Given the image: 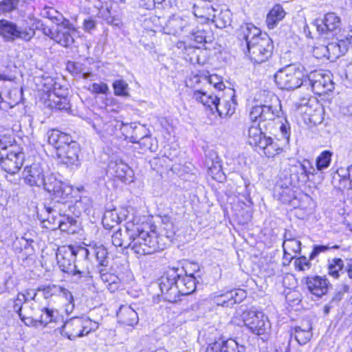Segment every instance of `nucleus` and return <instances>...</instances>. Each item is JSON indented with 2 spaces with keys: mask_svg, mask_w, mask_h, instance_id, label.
Segmentation results:
<instances>
[{
  "mask_svg": "<svg viewBox=\"0 0 352 352\" xmlns=\"http://www.w3.org/2000/svg\"><path fill=\"white\" fill-rule=\"evenodd\" d=\"M91 252L95 255L98 263V268L107 267L109 265L108 252L102 245H89Z\"/></svg>",
  "mask_w": 352,
  "mask_h": 352,
  "instance_id": "obj_38",
  "label": "nucleus"
},
{
  "mask_svg": "<svg viewBox=\"0 0 352 352\" xmlns=\"http://www.w3.org/2000/svg\"><path fill=\"white\" fill-rule=\"evenodd\" d=\"M107 118V117L104 118L103 117L96 116L92 120V127L100 136H101L102 129L104 128L108 120Z\"/></svg>",
  "mask_w": 352,
  "mask_h": 352,
  "instance_id": "obj_53",
  "label": "nucleus"
},
{
  "mask_svg": "<svg viewBox=\"0 0 352 352\" xmlns=\"http://www.w3.org/2000/svg\"><path fill=\"white\" fill-rule=\"evenodd\" d=\"M283 117L281 102L279 98L272 95L269 100H265L264 104L256 105L252 107L250 112V118L254 122H258V126H251L248 130V142L250 145L259 147L263 145L264 140L267 136L261 131L260 124L265 121H274Z\"/></svg>",
  "mask_w": 352,
  "mask_h": 352,
  "instance_id": "obj_1",
  "label": "nucleus"
},
{
  "mask_svg": "<svg viewBox=\"0 0 352 352\" xmlns=\"http://www.w3.org/2000/svg\"><path fill=\"white\" fill-rule=\"evenodd\" d=\"M187 39L197 44L211 43L213 40V33L208 24L196 27L194 25L187 34Z\"/></svg>",
  "mask_w": 352,
  "mask_h": 352,
  "instance_id": "obj_21",
  "label": "nucleus"
},
{
  "mask_svg": "<svg viewBox=\"0 0 352 352\" xmlns=\"http://www.w3.org/2000/svg\"><path fill=\"white\" fill-rule=\"evenodd\" d=\"M102 18L108 23L113 27L121 28L123 25L122 16L119 12H112L111 8H108L107 11L99 12Z\"/></svg>",
  "mask_w": 352,
  "mask_h": 352,
  "instance_id": "obj_39",
  "label": "nucleus"
},
{
  "mask_svg": "<svg viewBox=\"0 0 352 352\" xmlns=\"http://www.w3.org/2000/svg\"><path fill=\"white\" fill-rule=\"evenodd\" d=\"M283 252H285L286 254L292 253L294 254H297L300 252L301 250V242L298 240H292L289 242H285L283 243Z\"/></svg>",
  "mask_w": 352,
  "mask_h": 352,
  "instance_id": "obj_50",
  "label": "nucleus"
},
{
  "mask_svg": "<svg viewBox=\"0 0 352 352\" xmlns=\"http://www.w3.org/2000/svg\"><path fill=\"white\" fill-rule=\"evenodd\" d=\"M305 284L308 290L317 297H321L325 295L331 286L327 278L320 276L307 277Z\"/></svg>",
  "mask_w": 352,
  "mask_h": 352,
  "instance_id": "obj_22",
  "label": "nucleus"
},
{
  "mask_svg": "<svg viewBox=\"0 0 352 352\" xmlns=\"http://www.w3.org/2000/svg\"><path fill=\"white\" fill-rule=\"evenodd\" d=\"M349 286L346 284L338 288L330 301L331 302V304L338 305L340 300L343 298L344 294L349 291Z\"/></svg>",
  "mask_w": 352,
  "mask_h": 352,
  "instance_id": "obj_52",
  "label": "nucleus"
},
{
  "mask_svg": "<svg viewBox=\"0 0 352 352\" xmlns=\"http://www.w3.org/2000/svg\"><path fill=\"white\" fill-rule=\"evenodd\" d=\"M136 143L140 144L144 151H150L153 152L155 151L157 148L156 140L148 135H144L142 137L139 135V139Z\"/></svg>",
  "mask_w": 352,
  "mask_h": 352,
  "instance_id": "obj_49",
  "label": "nucleus"
},
{
  "mask_svg": "<svg viewBox=\"0 0 352 352\" xmlns=\"http://www.w3.org/2000/svg\"><path fill=\"white\" fill-rule=\"evenodd\" d=\"M305 86L310 87L312 91L319 96L334 89V83L330 74H324L321 71H314L307 75Z\"/></svg>",
  "mask_w": 352,
  "mask_h": 352,
  "instance_id": "obj_11",
  "label": "nucleus"
},
{
  "mask_svg": "<svg viewBox=\"0 0 352 352\" xmlns=\"http://www.w3.org/2000/svg\"><path fill=\"white\" fill-rule=\"evenodd\" d=\"M47 138L48 143L56 149V155L59 153L60 148H63L73 142L69 135L56 129L49 131L47 133Z\"/></svg>",
  "mask_w": 352,
  "mask_h": 352,
  "instance_id": "obj_23",
  "label": "nucleus"
},
{
  "mask_svg": "<svg viewBox=\"0 0 352 352\" xmlns=\"http://www.w3.org/2000/svg\"><path fill=\"white\" fill-rule=\"evenodd\" d=\"M164 248V244L159 241L156 233L145 231L141 225H139V233L137 234L133 250L138 255L151 254Z\"/></svg>",
  "mask_w": 352,
  "mask_h": 352,
  "instance_id": "obj_5",
  "label": "nucleus"
},
{
  "mask_svg": "<svg viewBox=\"0 0 352 352\" xmlns=\"http://www.w3.org/2000/svg\"><path fill=\"white\" fill-rule=\"evenodd\" d=\"M126 229L122 232V239L127 241L126 249L131 248L136 240L137 234L139 233V225L133 222H126Z\"/></svg>",
  "mask_w": 352,
  "mask_h": 352,
  "instance_id": "obj_35",
  "label": "nucleus"
},
{
  "mask_svg": "<svg viewBox=\"0 0 352 352\" xmlns=\"http://www.w3.org/2000/svg\"><path fill=\"white\" fill-rule=\"evenodd\" d=\"M178 270L173 269L160 279L159 287L164 299L170 302H175L179 298L177 287Z\"/></svg>",
  "mask_w": 352,
  "mask_h": 352,
  "instance_id": "obj_12",
  "label": "nucleus"
},
{
  "mask_svg": "<svg viewBox=\"0 0 352 352\" xmlns=\"http://www.w3.org/2000/svg\"><path fill=\"white\" fill-rule=\"evenodd\" d=\"M265 143L258 148L267 157H273L280 153L283 148L272 138L267 137L263 140Z\"/></svg>",
  "mask_w": 352,
  "mask_h": 352,
  "instance_id": "obj_36",
  "label": "nucleus"
},
{
  "mask_svg": "<svg viewBox=\"0 0 352 352\" xmlns=\"http://www.w3.org/2000/svg\"><path fill=\"white\" fill-rule=\"evenodd\" d=\"M23 175L25 183L30 186H45L47 177L45 175V170L43 166L38 163H33L30 166L25 168Z\"/></svg>",
  "mask_w": 352,
  "mask_h": 352,
  "instance_id": "obj_18",
  "label": "nucleus"
},
{
  "mask_svg": "<svg viewBox=\"0 0 352 352\" xmlns=\"http://www.w3.org/2000/svg\"><path fill=\"white\" fill-rule=\"evenodd\" d=\"M19 0H3L0 1V14H6L16 10Z\"/></svg>",
  "mask_w": 352,
  "mask_h": 352,
  "instance_id": "obj_51",
  "label": "nucleus"
},
{
  "mask_svg": "<svg viewBox=\"0 0 352 352\" xmlns=\"http://www.w3.org/2000/svg\"><path fill=\"white\" fill-rule=\"evenodd\" d=\"M243 322L250 331L258 336H263L261 339L267 340L271 330V324L267 316L261 311H250L243 314Z\"/></svg>",
  "mask_w": 352,
  "mask_h": 352,
  "instance_id": "obj_8",
  "label": "nucleus"
},
{
  "mask_svg": "<svg viewBox=\"0 0 352 352\" xmlns=\"http://www.w3.org/2000/svg\"><path fill=\"white\" fill-rule=\"evenodd\" d=\"M99 327L98 322L89 318L74 317L65 322L61 327L60 333L69 340L87 336Z\"/></svg>",
  "mask_w": 352,
  "mask_h": 352,
  "instance_id": "obj_4",
  "label": "nucleus"
},
{
  "mask_svg": "<svg viewBox=\"0 0 352 352\" xmlns=\"http://www.w3.org/2000/svg\"><path fill=\"white\" fill-rule=\"evenodd\" d=\"M296 168L300 173L304 182H306L309 179V175H313L315 171V168L308 160H305L302 162H298V164L296 165Z\"/></svg>",
  "mask_w": 352,
  "mask_h": 352,
  "instance_id": "obj_44",
  "label": "nucleus"
},
{
  "mask_svg": "<svg viewBox=\"0 0 352 352\" xmlns=\"http://www.w3.org/2000/svg\"><path fill=\"white\" fill-rule=\"evenodd\" d=\"M313 53L318 58L324 57L328 59L327 45H320L314 47Z\"/></svg>",
  "mask_w": 352,
  "mask_h": 352,
  "instance_id": "obj_60",
  "label": "nucleus"
},
{
  "mask_svg": "<svg viewBox=\"0 0 352 352\" xmlns=\"http://www.w3.org/2000/svg\"><path fill=\"white\" fill-rule=\"evenodd\" d=\"M350 44L351 42L348 38L329 43L327 44L328 59L334 61L344 55L348 51Z\"/></svg>",
  "mask_w": 352,
  "mask_h": 352,
  "instance_id": "obj_26",
  "label": "nucleus"
},
{
  "mask_svg": "<svg viewBox=\"0 0 352 352\" xmlns=\"http://www.w3.org/2000/svg\"><path fill=\"white\" fill-rule=\"evenodd\" d=\"M0 166L8 173L14 175L19 172L23 164L25 154L21 151L10 150L6 151L7 146L0 140Z\"/></svg>",
  "mask_w": 352,
  "mask_h": 352,
  "instance_id": "obj_9",
  "label": "nucleus"
},
{
  "mask_svg": "<svg viewBox=\"0 0 352 352\" xmlns=\"http://www.w3.org/2000/svg\"><path fill=\"white\" fill-rule=\"evenodd\" d=\"M177 287L179 296L192 294L196 289L195 277L192 274L190 275L185 274L182 276L178 273Z\"/></svg>",
  "mask_w": 352,
  "mask_h": 352,
  "instance_id": "obj_28",
  "label": "nucleus"
},
{
  "mask_svg": "<svg viewBox=\"0 0 352 352\" xmlns=\"http://www.w3.org/2000/svg\"><path fill=\"white\" fill-rule=\"evenodd\" d=\"M48 31L49 33L45 32V34L64 47H70L74 42V36L76 34V30L67 20L58 25L55 30H49Z\"/></svg>",
  "mask_w": 352,
  "mask_h": 352,
  "instance_id": "obj_14",
  "label": "nucleus"
},
{
  "mask_svg": "<svg viewBox=\"0 0 352 352\" xmlns=\"http://www.w3.org/2000/svg\"><path fill=\"white\" fill-rule=\"evenodd\" d=\"M236 105V99L234 96L230 100H223L222 102H220L219 100L216 106V111L221 118H230L235 112Z\"/></svg>",
  "mask_w": 352,
  "mask_h": 352,
  "instance_id": "obj_33",
  "label": "nucleus"
},
{
  "mask_svg": "<svg viewBox=\"0 0 352 352\" xmlns=\"http://www.w3.org/2000/svg\"><path fill=\"white\" fill-rule=\"evenodd\" d=\"M37 291L43 292L44 298L48 299L53 296H60L61 286L57 285H49L43 287L41 286L37 289Z\"/></svg>",
  "mask_w": 352,
  "mask_h": 352,
  "instance_id": "obj_46",
  "label": "nucleus"
},
{
  "mask_svg": "<svg viewBox=\"0 0 352 352\" xmlns=\"http://www.w3.org/2000/svg\"><path fill=\"white\" fill-rule=\"evenodd\" d=\"M122 221L118 212L116 209L108 210L104 212L102 218L103 227L107 230H111L118 226Z\"/></svg>",
  "mask_w": 352,
  "mask_h": 352,
  "instance_id": "obj_37",
  "label": "nucleus"
},
{
  "mask_svg": "<svg viewBox=\"0 0 352 352\" xmlns=\"http://www.w3.org/2000/svg\"><path fill=\"white\" fill-rule=\"evenodd\" d=\"M245 297L244 290H230L226 292H218L211 296L210 298L213 303L218 306L232 307V305L240 303Z\"/></svg>",
  "mask_w": 352,
  "mask_h": 352,
  "instance_id": "obj_19",
  "label": "nucleus"
},
{
  "mask_svg": "<svg viewBox=\"0 0 352 352\" xmlns=\"http://www.w3.org/2000/svg\"><path fill=\"white\" fill-rule=\"evenodd\" d=\"M217 9L215 8L210 2H200L199 4H195L193 6L192 16L195 19L201 18L204 21H208L212 17L215 16V12Z\"/></svg>",
  "mask_w": 352,
  "mask_h": 352,
  "instance_id": "obj_29",
  "label": "nucleus"
},
{
  "mask_svg": "<svg viewBox=\"0 0 352 352\" xmlns=\"http://www.w3.org/2000/svg\"><path fill=\"white\" fill-rule=\"evenodd\" d=\"M212 21L215 24L216 27L220 29L226 28L230 24V17L228 11L221 12L217 16L211 18Z\"/></svg>",
  "mask_w": 352,
  "mask_h": 352,
  "instance_id": "obj_48",
  "label": "nucleus"
},
{
  "mask_svg": "<svg viewBox=\"0 0 352 352\" xmlns=\"http://www.w3.org/2000/svg\"><path fill=\"white\" fill-rule=\"evenodd\" d=\"M28 300V298L23 294L19 293L16 298L14 300L13 309L18 314L21 320L24 322L26 324L28 322L31 323L32 319L31 317L27 316L25 314L22 313L23 305Z\"/></svg>",
  "mask_w": 352,
  "mask_h": 352,
  "instance_id": "obj_40",
  "label": "nucleus"
},
{
  "mask_svg": "<svg viewBox=\"0 0 352 352\" xmlns=\"http://www.w3.org/2000/svg\"><path fill=\"white\" fill-rule=\"evenodd\" d=\"M286 12L283 7L279 5H275L268 12L266 17V25L269 29L275 28L277 25L285 16Z\"/></svg>",
  "mask_w": 352,
  "mask_h": 352,
  "instance_id": "obj_31",
  "label": "nucleus"
},
{
  "mask_svg": "<svg viewBox=\"0 0 352 352\" xmlns=\"http://www.w3.org/2000/svg\"><path fill=\"white\" fill-rule=\"evenodd\" d=\"M89 90L92 93L97 94L107 95L109 92V87H108L107 84H106L104 82H100V83L94 82L91 85Z\"/></svg>",
  "mask_w": 352,
  "mask_h": 352,
  "instance_id": "obj_56",
  "label": "nucleus"
},
{
  "mask_svg": "<svg viewBox=\"0 0 352 352\" xmlns=\"http://www.w3.org/2000/svg\"><path fill=\"white\" fill-rule=\"evenodd\" d=\"M340 25V19L334 12L326 14L323 19H317L313 24L318 36L324 38H327L330 34L339 30Z\"/></svg>",
  "mask_w": 352,
  "mask_h": 352,
  "instance_id": "obj_15",
  "label": "nucleus"
},
{
  "mask_svg": "<svg viewBox=\"0 0 352 352\" xmlns=\"http://www.w3.org/2000/svg\"><path fill=\"white\" fill-rule=\"evenodd\" d=\"M296 268L299 271H305L309 270L311 267V264L307 258L302 256L295 260L294 262Z\"/></svg>",
  "mask_w": 352,
  "mask_h": 352,
  "instance_id": "obj_57",
  "label": "nucleus"
},
{
  "mask_svg": "<svg viewBox=\"0 0 352 352\" xmlns=\"http://www.w3.org/2000/svg\"><path fill=\"white\" fill-rule=\"evenodd\" d=\"M56 260L60 270L72 275L75 281H80L82 278H87V275L89 274L88 272L80 271L77 269L74 264L76 256L72 245L58 248L56 253Z\"/></svg>",
  "mask_w": 352,
  "mask_h": 352,
  "instance_id": "obj_6",
  "label": "nucleus"
},
{
  "mask_svg": "<svg viewBox=\"0 0 352 352\" xmlns=\"http://www.w3.org/2000/svg\"><path fill=\"white\" fill-rule=\"evenodd\" d=\"M243 345H239L234 339H219L208 344L206 352H245Z\"/></svg>",
  "mask_w": 352,
  "mask_h": 352,
  "instance_id": "obj_20",
  "label": "nucleus"
},
{
  "mask_svg": "<svg viewBox=\"0 0 352 352\" xmlns=\"http://www.w3.org/2000/svg\"><path fill=\"white\" fill-rule=\"evenodd\" d=\"M332 153L329 151H324L316 159V168L322 170L328 168L331 161Z\"/></svg>",
  "mask_w": 352,
  "mask_h": 352,
  "instance_id": "obj_47",
  "label": "nucleus"
},
{
  "mask_svg": "<svg viewBox=\"0 0 352 352\" xmlns=\"http://www.w3.org/2000/svg\"><path fill=\"white\" fill-rule=\"evenodd\" d=\"M74 250L76 257L77 255H79L80 256H82L86 260L89 259V255L91 251V249L89 250L87 248L82 246H78L76 248L74 247Z\"/></svg>",
  "mask_w": 352,
  "mask_h": 352,
  "instance_id": "obj_62",
  "label": "nucleus"
},
{
  "mask_svg": "<svg viewBox=\"0 0 352 352\" xmlns=\"http://www.w3.org/2000/svg\"><path fill=\"white\" fill-rule=\"evenodd\" d=\"M80 148L79 144L73 141L69 145L59 149V153L56 155L58 162L67 167L76 166L80 164L79 154Z\"/></svg>",
  "mask_w": 352,
  "mask_h": 352,
  "instance_id": "obj_16",
  "label": "nucleus"
},
{
  "mask_svg": "<svg viewBox=\"0 0 352 352\" xmlns=\"http://www.w3.org/2000/svg\"><path fill=\"white\" fill-rule=\"evenodd\" d=\"M121 126H118V133L121 138L129 140L132 143H135L139 139L138 132L143 129L142 126H138L136 122L124 123L119 120Z\"/></svg>",
  "mask_w": 352,
  "mask_h": 352,
  "instance_id": "obj_24",
  "label": "nucleus"
},
{
  "mask_svg": "<svg viewBox=\"0 0 352 352\" xmlns=\"http://www.w3.org/2000/svg\"><path fill=\"white\" fill-rule=\"evenodd\" d=\"M329 274L338 278L340 274H344V263L342 259L340 258H333L329 261L328 265Z\"/></svg>",
  "mask_w": 352,
  "mask_h": 352,
  "instance_id": "obj_43",
  "label": "nucleus"
},
{
  "mask_svg": "<svg viewBox=\"0 0 352 352\" xmlns=\"http://www.w3.org/2000/svg\"><path fill=\"white\" fill-rule=\"evenodd\" d=\"M296 188L291 178L285 177L276 182L274 188V197L283 204H289L296 198Z\"/></svg>",
  "mask_w": 352,
  "mask_h": 352,
  "instance_id": "obj_17",
  "label": "nucleus"
},
{
  "mask_svg": "<svg viewBox=\"0 0 352 352\" xmlns=\"http://www.w3.org/2000/svg\"><path fill=\"white\" fill-rule=\"evenodd\" d=\"M41 312L39 322L43 326L51 322H56L60 318L58 311L54 309L44 307L41 309Z\"/></svg>",
  "mask_w": 352,
  "mask_h": 352,
  "instance_id": "obj_41",
  "label": "nucleus"
},
{
  "mask_svg": "<svg viewBox=\"0 0 352 352\" xmlns=\"http://www.w3.org/2000/svg\"><path fill=\"white\" fill-rule=\"evenodd\" d=\"M204 79L208 83L212 85L215 89L219 91L223 90L225 88L223 82L219 80L217 75H204Z\"/></svg>",
  "mask_w": 352,
  "mask_h": 352,
  "instance_id": "obj_55",
  "label": "nucleus"
},
{
  "mask_svg": "<svg viewBox=\"0 0 352 352\" xmlns=\"http://www.w3.org/2000/svg\"><path fill=\"white\" fill-rule=\"evenodd\" d=\"M196 19L192 15L173 14L170 16L164 26V31L167 34L179 36L187 34L191 28L195 25Z\"/></svg>",
  "mask_w": 352,
  "mask_h": 352,
  "instance_id": "obj_10",
  "label": "nucleus"
},
{
  "mask_svg": "<svg viewBox=\"0 0 352 352\" xmlns=\"http://www.w3.org/2000/svg\"><path fill=\"white\" fill-rule=\"evenodd\" d=\"M61 290L60 296H62L66 300V301L68 302L67 307L70 306L71 310H72L74 308V298L72 293L68 289L63 287H61Z\"/></svg>",
  "mask_w": 352,
  "mask_h": 352,
  "instance_id": "obj_63",
  "label": "nucleus"
},
{
  "mask_svg": "<svg viewBox=\"0 0 352 352\" xmlns=\"http://www.w3.org/2000/svg\"><path fill=\"white\" fill-rule=\"evenodd\" d=\"M118 322L128 326H133L138 322V313L131 306L122 305L117 312Z\"/></svg>",
  "mask_w": 352,
  "mask_h": 352,
  "instance_id": "obj_30",
  "label": "nucleus"
},
{
  "mask_svg": "<svg viewBox=\"0 0 352 352\" xmlns=\"http://www.w3.org/2000/svg\"><path fill=\"white\" fill-rule=\"evenodd\" d=\"M109 168L113 170L115 176L119 178L123 182H131L129 177H131V170L129 166L122 160L111 162Z\"/></svg>",
  "mask_w": 352,
  "mask_h": 352,
  "instance_id": "obj_32",
  "label": "nucleus"
},
{
  "mask_svg": "<svg viewBox=\"0 0 352 352\" xmlns=\"http://www.w3.org/2000/svg\"><path fill=\"white\" fill-rule=\"evenodd\" d=\"M96 21L94 19L89 18L84 21L83 28L85 31L91 32L92 30L96 29Z\"/></svg>",
  "mask_w": 352,
  "mask_h": 352,
  "instance_id": "obj_64",
  "label": "nucleus"
},
{
  "mask_svg": "<svg viewBox=\"0 0 352 352\" xmlns=\"http://www.w3.org/2000/svg\"><path fill=\"white\" fill-rule=\"evenodd\" d=\"M45 210L46 212L50 214H54V213H58L60 216H61L60 219L58 221V228L63 232H67L69 233H74L75 230L73 228L76 225V220L68 215H62L60 212V209L57 208L56 206L53 207L50 206H45Z\"/></svg>",
  "mask_w": 352,
  "mask_h": 352,
  "instance_id": "obj_25",
  "label": "nucleus"
},
{
  "mask_svg": "<svg viewBox=\"0 0 352 352\" xmlns=\"http://www.w3.org/2000/svg\"><path fill=\"white\" fill-rule=\"evenodd\" d=\"M312 327L309 321L296 326L291 331V336L294 337L300 345L307 343L312 337Z\"/></svg>",
  "mask_w": 352,
  "mask_h": 352,
  "instance_id": "obj_27",
  "label": "nucleus"
},
{
  "mask_svg": "<svg viewBox=\"0 0 352 352\" xmlns=\"http://www.w3.org/2000/svg\"><path fill=\"white\" fill-rule=\"evenodd\" d=\"M242 39L245 41L248 54L254 63H261L271 57L274 49L272 39L267 34L252 23L246 24L242 30Z\"/></svg>",
  "mask_w": 352,
  "mask_h": 352,
  "instance_id": "obj_2",
  "label": "nucleus"
},
{
  "mask_svg": "<svg viewBox=\"0 0 352 352\" xmlns=\"http://www.w3.org/2000/svg\"><path fill=\"white\" fill-rule=\"evenodd\" d=\"M44 189L51 194L53 201L63 204L66 202V199L72 195L73 190L72 186L58 179L53 175L47 176Z\"/></svg>",
  "mask_w": 352,
  "mask_h": 352,
  "instance_id": "obj_13",
  "label": "nucleus"
},
{
  "mask_svg": "<svg viewBox=\"0 0 352 352\" xmlns=\"http://www.w3.org/2000/svg\"><path fill=\"white\" fill-rule=\"evenodd\" d=\"M338 173L340 176L349 181V188L352 189V165L349 166L345 171L343 169H340Z\"/></svg>",
  "mask_w": 352,
  "mask_h": 352,
  "instance_id": "obj_61",
  "label": "nucleus"
},
{
  "mask_svg": "<svg viewBox=\"0 0 352 352\" xmlns=\"http://www.w3.org/2000/svg\"><path fill=\"white\" fill-rule=\"evenodd\" d=\"M112 86L116 96L122 97L129 96V85L124 80L122 79L116 80L113 82Z\"/></svg>",
  "mask_w": 352,
  "mask_h": 352,
  "instance_id": "obj_45",
  "label": "nucleus"
},
{
  "mask_svg": "<svg viewBox=\"0 0 352 352\" xmlns=\"http://www.w3.org/2000/svg\"><path fill=\"white\" fill-rule=\"evenodd\" d=\"M35 35V30L30 26H19L16 23L6 20H0V36L8 42L21 40L28 42Z\"/></svg>",
  "mask_w": 352,
  "mask_h": 352,
  "instance_id": "obj_7",
  "label": "nucleus"
},
{
  "mask_svg": "<svg viewBox=\"0 0 352 352\" xmlns=\"http://www.w3.org/2000/svg\"><path fill=\"white\" fill-rule=\"evenodd\" d=\"M48 106L56 111H64L67 112L71 109V104L67 97L60 96L56 93L50 95Z\"/></svg>",
  "mask_w": 352,
  "mask_h": 352,
  "instance_id": "obj_34",
  "label": "nucleus"
},
{
  "mask_svg": "<svg viewBox=\"0 0 352 352\" xmlns=\"http://www.w3.org/2000/svg\"><path fill=\"white\" fill-rule=\"evenodd\" d=\"M283 120L284 122L280 121L281 125L280 126V131L283 137L288 140L291 133L290 124L286 118L284 117Z\"/></svg>",
  "mask_w": 352,
  "mask_h": 352,
  "instance_id": "obj_59",
  "label": "nucleus"
},
{
  "mask_svg": "<svg viewBox=\"0 0 352 352\" xmlns=\"http://www.w3.org/2000/svg\"><path fill=\"white\" fill-rule=\"evenodd\" d=\"M304 67L301 65H289L274 74V81L281 89L293 90L305 85Z\"/></svg>",
  "mask_w": 352,
  "mask_h": 352,
  "instance_id": "obj_3",
  "label": "nucleus"
},
{
  "mask_svg": "<svg viewBox=\"0 0 352 352\" xmlns=\"http://www.w3.org/2000/svg\"><path fill=\"white\" fill-rule=\"evenodd\" d=\"M121 126L119 124V120L116 119L108 120L104 128L102 129L101 138L107 139L111 136H116L118 138H121L120 135L118 133V126Z\"/></svg>",
  "mask_w": 352,
  "mask_h": 352,
  "instance_id": "obj_42",
  "label": "nucleus"
},
{
  "mask_svg": "<svg viewBox=\"0 0 352 352\" xmlns=\"http://www.w3.org/2000/svg\"><path fill=\"white\" fill-rule=\"evenodd\" d=\"M122 237V230L119 228L111 236L112 244L116 247H120L124 249H126V245L128 244L127 241L126 239L124 240Z\"/></svg>",
  "mask_w": 352,
  "mask_h": 352,
  "instance_id": "obj_54",
  "label": "nucleus"
},
{
  "mask_svg": "<svg viewBox=\"0 0 352 352\" xmlns=\"http://www.w3.org/2000/svg\"><path fill=\"white\" fill-rule=\"evenodd\" d=\"M211 95L201 90H196L194 91L193 98L204 105L207 103V100Z\"/></svg>",
  "mask_w": 352,
  "mask_h": 352,
  "instance_id": "obj_58",
  "label": "nucleus"
}]
</instances>
